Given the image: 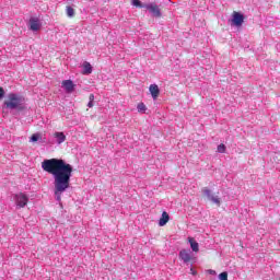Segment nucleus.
I'll list each match as a JSON object with an SVG mask.
<instances>
[{
    "mask_svg": "<svg viewBox=\"0 0 280 280\" xmlns=\"http://www.w3.org/2000/svg\"><path fill=\"white\" fill-rule=\"evenodd\" d=\"M42 170L54 176V194L56 200H62V194L71 187L73 166L62 159H49L42 162Z\"/></svg>",
    "mask_w": 280,
    "mask_h": 280,
    "instance_id": "nucleus-1",
    "label": "nucleus"
},
{
    "mask_svg": "<svg viewBox=\"0 0 280 280\" xmlns=\"http://www.w3.org/2000/svg\"><path fill=\"white\" fill-rule=\"evenodd\" d=\"M25 102V98H23L19 94L10 93L8 95V100L4 101V106L7 108H10L11 110L18 109L23 110V103Z\"/></svg>",
    "mask_w": 280,
    "mask_h": 280,
    "instance_id": "nucleus-2",
    "label": "nucleus"
},
{
    "mask_svg": "<svg viewBox=\"0 0 280 280\" xmlns=\"http://www.w3.org/2000/svg\"><path fill=\"white\" fill-rule=\"evenodd\" d=\"M145 10H148L150 14L154 16V19H161V16H163V13L161 12V8L156 3L145 4Z\"/></svg>",
    "mask_w": 280,
    "mask_h": 280,
    "instance_id": "nucleus-3",
    "label": "nucleus"
},
{
    "mask_svg": "<svg viewBox=\"0 0 280 280\" xmlns=\"http://www.w3.org/2000/svg\"><path fill=\"white\" fill-rule=\"evenodd\" d=\"M27 202H30V198L27 197V195L23 192L15 195V203L18 207H20V209L26 207Z\"/></svg>",
    "mask_w": 280,
    "mask_h": 280,
    "instance_id": "nucleus-4",
    "label": "nucleus"
},
{
    "mask_svg": "<svg viewBox=\"0 0 280 280\" xmlns=\"http://www.w3.org/2000/svg\"><path fill=\"white\" fill-rule=\"evenodd\" d=\"M232 23L236 27H242V25L244 23V14H242L237 11H233V13H232Z\"/></svg>",
    "mask_w": 280,
    "mask_h": 280,
    "instance_id": "nucleus-5",
    "label": "nucleus"
},
{
    "mask_svg": "<svg viewBox=\"0 0 280 280\" xmlns=\"http://www.w3.org/2000/svg\"><path fill=\"white\" fill-rule=\"evenodd\" d=\"M61 86L65 89L66 93H73V91H75V84H73L71 80L62 81Z\"/></svg>",
    "mask_w": 280,
    "mask_h": 280,
    "instance_id": "nucleus-6",
    "label": "nucleus"
},
{
    "mask_svg": "<svg viewBox=\"0 0 280 280\" xmlns=\"http://www.w3.org/2000/svg\"><path fill=\"white\" fill-rule=\"evenodd\" d=\"M179 258L185 264H189V261H191V253L187 249H182L179 252Z\"/></svg>",
    "mask_w": 280,
    "mask_h": 280,
    "instance_id": "nucleus-7",
    "label": "nucleus"
},
{
    "mask_svg": "<svg viewBox=\"0 0 280 280\" xmlns=\"http://www.w3.org/2000/svg\"><path fill=\"white\" fill-rule=\"evenodd\" d=\"M149 91H150L153 100H156L159 97V95H161V90H159V85H156V84H151L149 86Z\"/></svg>",
    "mask_w": 280,
    "mask_h": 280,
    "instance_id": "nucleus-8",
    "label": "nucleus"
},
{
    "mask_svg": "<svg viewBox=\"0 0 280 280\" xmlns=\"http://www.w3.org/2000/svg\"><path fill=\"white\" fill-rule=\"evenodd\" d=\"M30 28L32 32H38V30H40V21H38V19H31Z\"/></svg>",
    "mask_w": 280,
    "mask_h": 280,
    "instance_id": "nucleus-9",
    "label": "nucleus"
},
{
    "mask_svg": "<svg viewBox=\"0 0 280 280\" xmlns=\"http://www.w3.org/2000/svg\"><path fill=\"white\" fill-rule=\"evenodd\" d=\"M188 242H189L190 248L194 253H198L200 250V245L198 244V242H196V238L188 237Z\"/></svg>",
    "mask_w": 280,
    "mask_h": 280,
    "instance_id": "nucleus-10",
    "label": "nucleus"
},
{
    "mask_svg": "<svg viewBox=\"0 0 280 280\" xmlns=\"http://www.w3.org/2000/svg\"><path fill=\"white\" fill-rule=\"evenodd\" d=\"M170 222V214L166 211L162 212V217L159 220V226H165Z\"/></svg>",
    "mask_w": 280,
    "mask_h": 280,
    "instance_id": "nucleus-11",
    "label": "nucleus"
},
{
    "mask_svg": "<svg viewBox=\"0 0 280 280\" xmlns=\"http://www.w3.org/2000/svg\"><path fill=\"white\" fill-rule=\"evenodd\" d=\"M82 73H83V75H89V74L93 73V67L91 66L90 62H88V61L83 62Z\"/></svg>",
    "mask_w": 280,
    "mask_h": 280,
    "instance_id": "nucleus-12",
    "label": "nucleus"
},
{
    "mask_svg": "<svg viewBox=\"0 0 280 280\" xmlns=\"http://www.w3.org/2000/svg\"><path fill=\"white\" fill-rule=\"evenodd\" d=\"M54 137L57 141H65V139H67V136H65V132H55Z\"/></svg>",
    "mask_w": 280,
    "mask_h": 280,
    "instance_id": "nucleus-13",
    "label": "nucleus"
},
{
    "mask_svg": "<svg viewBox=\"0 0 280 280\" xmlns=\"http://www.w3.org/2000/svg\"><path fill=\"white\" fill-rule=\"evenodd\" d=\"M131 3L135 8H145V4L141 3V0H131Z\"/></svg>",
    "mask_w": 280,
    "mask_h": 280,
    "instance_id": "nucleus-14",
    "label": "nucleus"
},
{
    "mask_svg": "<svg viewBox=\"0 0 280 280\" xmlns=\"http://www.w3.org/2000/svg\"><path fill=\"white\" fill-rule=\"evenodd\" d=\"M202 194H203V196H206V198H208V200H210V198L213 196V195H211V189H209V188H203Z\"/></svg>",
    "mask_w": 280,
    "mask_h": 280,
    "instance_id": "nucleus-15",
    "label": "nucleus"
},
{
    "mask_svg": "<svg viewBox=\"0 0 280 280\" xmlns=\"http://www.w3.org/2000/svg\"><path fill=\"white\" fill-rule=\"evenodd\" d=\"M137 109H138V113H145V110L148 108L145 107V104L139 103L138 106H137Z\"/></svg>",
    "mask_w": 280,
    "mask_h": 280,
    "instance_id": "nucleus-16",
    "label": "nucleus"
},
{
    "mask_svg": "<svg viewBox=\"0 0 280 280\" xmlns=\"http://www.w3.org/2000/svg\"><path fill=\"white\" fill-rule=\"evenodd\" d=\"M43 141V136L40 133H34L32 137H31V141Z\"/></svg>",
    "mask_w": 280,
    "mask_h": 280,
    "instance_id": "nucleus-17",
    "label": "nucleus"
},
{
    "mask_svg": "<svg viewBox=\"0 0 280 280\" xmlns=\"http://www.w3.org/2000/svg\"><path fill=\"white\" fill-rule=\"evenodd\" d=\"M89 100H90V102L88 103V107L89 108H93V102H95V95L94 94H90L89 95Z\"/></svg>",
    "mask_w": 280,
    "mask_h": 280,
    "instance_id": "nucleus-18",
    "label": "nucleus"
},
{
    "mask_svg": "<svg viewBox=\"0 0 280 280\" xmlns=\"http://www.w3.org/2000/svg\"><path fill=\"white\" fill-rule=\"evenodd\" d=\"M218 152H220V154H224L226 152V145H224V143L219 144Z\"/></svg>",
    "mask_w": 280,
    "mask_h": 280,
    "instance_id": "nucleus-19",
    "label": "nucleus"
},
{
    "mask_svg": "<svg viewBox=\"0 0 280 280\" xmlns=\"http://www.w3.org/2000/svg\"><path fill=\"white\" fill-rule=\"evenodd\" d=\"M67 15L68 16H74L75 15V10H73V8L71 7H67Z\"/></svg>",
    "mask_w": 280,
    "mask_h": 280,
    "instance_id": "nucleus-20",
    "label": "nucleus"
},
{
    "mask_svg": "<svg viewBox=\"0 0 280 280\" xmlns=\"http://www.w3.org/2000/svg\"><path fill=\"white\" fill-rule=\"evenodd\" d=\"M220 280H229V272L223 271L219 275Z\"/></svg>",
    "mask_w": 280,
    "mask_h": 280,
    "instance_id": "nucleus-21",
    "label": "nucleus"
},
{
    "mask_svg": "<svg viewBox=\"0 0 280 280\" xmlns=\"http://www.w3.org/2000/svg\"><path fill=\"white\" fill-rule=\"evenodd\" d=\"M210 200H211V202H214V205H218V207H220V205H221L220 197L212 196L210 198Z\"/></svg>",
    "mask_w": 280,
    "mask_h": 280,
    "instance_id": "nucleus-22",
    "label": "nucleus"
},
{
    "mask_svg": "<svg viewBox=\"0 0 280 280\" xmlns=\"http://www.w3.org/2000/svg\"><path fill=\"white\" fill-rule=\"evenodd\" d=\"M4 96H5V90H3V88H0V100H3Z\"/></svg>",
    "mask_w": 280,
    "mask_h": 280,
    "instance_id": "nucleus-23",
    "label": "nucleus"
},
{
    "mask_svg": "<svg viewBox=\"0 0 280 280\" xmlns=\"http://www.w3.org/2000/svg\"><path fill=\"white\" fill-rule=\"evenodd\" d=\"M210 275H215V270H210Z\"/></svg>",
    "mask_w": 280,
    "mask_h": 280,
    "instance_id": "nucleus-24",
    "label": "nucleus"
},
{
    "mask_svg": "<svg viewBox=\"0 0 280 280\" xmlns=\"http://www.w3.org/2000/svg\"><path fill=\"white\" fill-rule=\"evenodd\" d=\"M278 244H279V246H280V240L278 241Z\"/></svg>",
    "mask_w": 280,
    "mask_h": 280,
    "instance_id": "nucleus-25",
    "label": "nucleus"
}]
</instances>
